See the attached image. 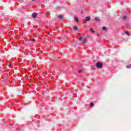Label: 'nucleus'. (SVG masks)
Returning <instances> with one entry per match:
<instances>
[{"label":"nucleus","mask_w":131,"mask_h":131,"mask_svg":"<svg viewBox=\"0 0 131 131\" xmlns=\"http://www.w3.org/2000/svg\"><path fill=\"white\" fill-rule=\"evenodd\" d=\"M74 30L77 31V30H78V27H77V26H74Z\"/></svg>","instance_id":"nucleus-7"},{"label":"nucleus","mask_w":131,"mask_h":131,"mask_svg":"<svg viewBox=\"0 0 131 131\" xmlns=\"http://www.w3.org/2000/svg\"><path fill=\"white\" fill-rule=\"evenodd\" d=\"M123 20H126V16L123 15Z\"/></svg>","instance_id":"nucleus-8"},{"label":"nucleus","mask_w":131,"mask_h":131,"mask_svg":"<svg viewBox=\"0 0 131 131\" xmlns=\"http://www.w3.org/2000/svg\"><path fill=\"white\" fill-rule=\"evenodd\" d=\"M33 18H36L37 16V13H33L32 15Z\"/></svg>","instance_id":"nucleus-2"},{"label":"nucleus","mask_w":131,"mask_h":131,"mask_svg":"<svg viewBox=\"0 0 131 131\" xmlns=\"http://www.w3.org/2000/svg\"><path fill=\"white\" fill-rule=\"evenodd\" d=\"M127 68H131V64H129L126 66Z\"/></svg>","instance_id":"nucleus-15"},{"label":"nucleus","mask_w":131,"mask_h":131,"mask_svg":"<svg viewBox=\"0 0 131 131\" xmlns=\"http://www.w3.org/2000/svg\"><path fill=\"white\" fill-rule=\"evenodd\" d=\"M82 40H83L82 41L83 43H85L88 41L86 40V38H85V37H83Z\"/></svg>","instance_id":"nucleus-3"},{"label":"nucleus","mask_w":131,"mask_h":131,"mask_svg":"<svg viewBox=\"0 0 131 131\" xmlns=\"http://www.w3.org/2000/svg\"><path fill=\"white\" fill-rule=\"evenodd\" d=\"M32 2H34V1H35V0H32Z\"/></svg>","instance_id":"nucleus-21"},{"label":"nucleus","mask_w":131,"mask_h":131,"mask_svg":"<svg viewBox=\"0 0 131 131\" xmlns=\"http://www.w3.org/2000/svg\"><path fill=\"white\" fill-rule=\"evenodd\" d=\"M81 14H82V12H81Z\"/></svg>","instance_id":"nucleus-22"},{"label":"nucleus","mask_w":131,"mask_h":131,"mask_svg":"<svg viewBox=\"0 0 131 131\" xmlns=\"http://www.w3.org/2000/svg\"><path fill=\"white\" fill-rule=\"evenodd\" d=\"M32 41H33V42H35V41H36V39H32Z\"/></svg>","instance_id":"nucleus-17"},{"label":"nucleus","mask_w":131,"mask_h":131,"mask_svg":"<svg viewBox=\"0 0 131 131\" xmlns=\"http://www.w3.org/2000/svg\"><path fill=\"white\" fill-rule=\"evenodd\" d=\"M90 31H91V32H92L93 33H94V32H95V31H94L93 28L90 29Z\"/></svg>","instance_id":"nucleus-10"},{"label":"nucleus","mask_w":131,"mask_h":131,"mask_svg":"<svg viewBox=\"0 0 131 131\" xmlns=\"http://www.w3.org/2000/svg\"><path fill=\"white\" fill-rule=\"evenodd\" d=\"M58 18L59 19V20H62V19L63 18V16L62 15H59L58 16Z\"/></svg>","instance_id":"nucleus-6"},{"label":"nucleus","mask_w":131,"mask_h":131,"mask_svg":"<svg viewBox=\"0 0 131 131\" xmlns=\"http://www.w3.org/2000/svg\"><path fill=\"white\" fill-rule=\"evenodd\" d=\"M12 65H13V62H11L9 65V67H10V66H12Z\"/></svg>","instance_id":"nucleus-18"},{"label":"nucleus","mask_w":131,"mask_h":131,"mask_svg":"<svg viewBox=\"0 0 131 131\" xmlns=\"http://www.w3.org/2000/svg\"><path fill=\"white\" fill-rule=\"evenodd\" d=\"M102 66H103V63L101 62H97L96 63V67H97V68H102Z\"/></svg>","instance_id":"nucleus-1"},{"label":"nucleus","mask_w":131,"mask_h":131,"mask_svg":"<svg viewBox=\"0 0 131 131\" xmlns=\"http://www.w3.org/2000/svg\"><path fill=\"white\" fill-rule=\"evenodd\" d=\"M85 21H90L91 20V17L90 16H87L85 17Z\"/></svg>","instance_id":"nucleus-4"},{"label":"nucleus","mask_w":131,"mask_h":131,"mask_svg":"<svg viewBox=\"0 0 131 131\" xmlns=\"http://www.w3.org/2000/svg\"><path fill=\"white\" fill-rule=\"evenodd\" d=\"M75 20L76 22H78V18L77 17H75Z\"/></svg>","instance_id":"nucleus-14"},{"label":"nucleus","mask_w":131,"mask_h":131,"mask_svg":"<svg viewBox=\"0 0 131 131\" xmlns=\"http://www.w3.org/2000/svg\"><path fill=\"white\" fill-rule=\"evenodd\" d=\"M27 40H28V41H32V40L30 38H28Z\"/></svg>","instance_id":"nucleus-19"},{"label":"nucleus","mask_w":131,"mask_h":131,"mask_svg":"<svg viewBox=\"0 0 131 131\" xmlns=\"http://www.w3.org/2000/svg\"><path fill=\"white\" fill-rule=\"evenodd\" d=\"M96 61H97V60H93V62H96Z\"/></svg>","instance_id":"nucleus-20"},{"label":"nucleus","mask_w":131,"mask_h":131,"mask_svg":"<svg viewBox=\"0 0 131 131\" xmlns=\"http://www.w3.org/2000/svg\"><path fill=\"white\" fill-rule=\"evenodd\" d=\"M83 37H80L79 38V40H83Z\"/></svg>","instance_id":"nucleus-12"},{"label":"nucleus","mask_w":131,"mask_h":131,"mask_svg":"<svg viewBox=\"0 0 131 131\" xmlns=\"http://www.w3.org/2000/svg\"><path fill=\"white\" fill-rule=\"evenodd\" d=\"M90 106H91V107L94 106V103H90Z\"/></svg>","instance_id":"nucleus-16"},{"label":"nucleus","mask_w":131,"mask_h":131,"mask_svg":"<svg viewBox=\"0 0 131 131\" xmlns=\"http://www.w3.org/2000/svg\"><path fill=\"white\" fill-rule=\"evenodd\" d=\"M78 73H81L82 72V70H78Z\"/></svg>","instance_id":"nucleus-13"},{"label":"nucleus","mask_w":131,"mask_h":131,"mask_svg":"<svg viewBox=\"0 0 131 131\" xmlns=\"http://www.w3.org/2000/svg\"><path fill=\"white\" fill-rule=\"evenodd\" d=\"M95 20L97 22H100V21H101V19H100L99 17H96L95 18Z\"/></svg>","instance_id":"nucleus-5"},{"label":"nucleus","mask_w":131,"mask_h":131,"mask_svg":"<svg viewBox=\"0 0 131 131\" xmlns=\"http://www.w3.org/2000/svg\"><path fill=\"white\" fill-rule=\"evenodd\" d=\"M125 33H126V34H127V35H129V33H128V31H125Z\"/></svg>","instance_id":"nucleus-11"},{"label":"nucleus","mask_w":131,"mask_h":131,"mask_svg":"<svg viewBox=\"0 0 131 131\" xmlns=\"http://www.w3.org/2000/svg\"><path fill=\"white\" fill-rule=\"evenodd\" d=\"M102 29H103V30H104V31H106V30H107V28L105 27H103L102 28Z\"/></svg>","instance_id":"nucleus-9"}]
</instances>
